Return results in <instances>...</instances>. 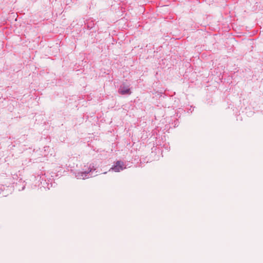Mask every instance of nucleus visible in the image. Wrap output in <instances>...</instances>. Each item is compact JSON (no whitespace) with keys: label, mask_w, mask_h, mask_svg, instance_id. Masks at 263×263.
Returning <instances> with one entry per match:
<instances>
[{"label":"nucleus","mask_w":263,"mask_h":263,"mask_svg":"<svg viewBox=\"0 0 263 263\" xmlns=\"http://www.w3.org/2000/svg\"><path fill=\"white\" fill-rule=\"evenodd\" d=\"M125 168L126 165L125 163L121 161H118L115 163L110 170L116 172H119Z\"/></svg>","instance_id":"nucleus-1"},{"label":"nucleus","mask_w":263,"mask_h":263,"mask_svg":"<svg viewBox=\"0 0 263 263\" xmlns=\"http://www.w3.org/2000/svg\"><path fill=\"white\" fill-rule=\"evenodd\" d=\"M119 92L121 95H129L131 93L130 89L124 86H121L119 88Z\"/></svg>","instance_id":"nucleus-2"}]
</instances>
